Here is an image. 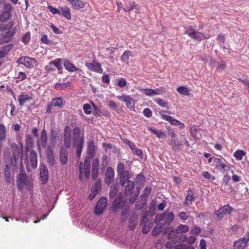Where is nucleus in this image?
<instances>
[{"label":"nucleus","instance_id":"f257e3e1","mask_svg":"<svg viewBox=\"0 0 249 249\" xmlns=\"http://www.w3.org/2000/svg\"><path fill=\"white\" fill-rule=\"evenodd\" d=\"M80 129L75 127L73 131V146L76 148V156L80 158L83 150L84 138L80 136Z\"/></svg>","mask_w":249,"mask_h":249},{"label":"nucleus","instance_id":"f03ea898","mask_svg":"<svg viewBox=\"0 0 249 249\" xmlns=\"http://www.w3.org/2000/svg\"><path fill=\"white\" fill-rule=\"evenodd\" d=\"M18 189L22 191L24 188L27 190H30L33 187V183L31 180L28 178L27 174H19L17 179Z\"/></svg>","mask_w":249,"mask_h":249},{"label":"nucleus","instance_id":"7ed1b4c3","mask_svg":"<svg viewBox=\"0 0 249 249\" xmlns=\"http://www.w3.org/2000/svg\"><path fill=\"white\" fill-rule=\"evenodd\" d=\"M118 176L119 177L120 184L122 187H124L126 183L128 181H132L129 180L130 174L127 170L124 169V164L122 162H120L118 164Z\"/></svg>","mask_w":249,"mask_h":249},{"label":"nucleus","instance_id":"20e7f679","mask_svg":"<svg viewBox=\"0 0 249 249\" xmlns=\"http://www.w3.org/2000/svg\"><path fill=\"white\" fill-rule=\"evenodd\" d=\"M213 164L217 170L223 173L231 170V165L226 162L223 158H214Z\"/></svg>","mask_w":249,"mask_h":249},{"label":"nucleus","instance_id":"39448f33","mask_svg":"<svg viewBox=\"0 0 249 249\" xmlns=\"http://www.w3.org/2000/svg\"><path fill=\"white\" fill-rule=\"evenodd\" d=\"M185 34L196 40L200 41L209 38L208 36H205L203 33L195 31L192 26L185 28Z\"/></svg>","mask_w":249,"mask_h":249},{"label":"nucleus","instance_id":"423d86ee","mask_svg":"<svg viewBox=\"0 0 249 249\" xmlns=\"http://www.w3.org/2000/svg\"><path fill=\"white\" fill-rule=\"evenodd\" d=\"M174 217L173 212L167 213L164 212L155 216V223H159L163 221L164 224H169L172 222Z\"/></svg>","mask_w":249,"mask_h":249},{"label":"nucleus","instance_id":"0eeeda50","mask_svg":"<svg viewBox=\"0 0 249 249\" xmlns=\"http://www.w3.org/2000/svg\"><path fill=\"white\" fill-rule=\"evenodd\" d=\"M12 6L10 3H6L3 6V12L0 13V21L6 22L12 17Z\"/></svg>","mask_w":249,"mask_h":249},{"label":"nucleus","instance_id":"6e6552de","mask_svg":"<svg viewBox=\"0 0 249 249\" xmlns=\"http://www.w3.org/2000/svg\"><path fill=\"white\" fill-rule=\"evenodd\" d=\"M90 168V162L88 159H86L84 164L82 163L80 165L79 170H80V175H79V179L81 180L83 178V175H84L86 178L87 179L89 176V169Z\"/></svg>","mask_w":249,"mask_h":249},{"label":"nucleus","instance_id":"1a4fd4ad","mask_svg":"<svg viewBox=\"0 0 249 249\" xmlns=\"http://www.w3.org/2000/svg\"><path fill=\"white\" fill-rule=\"evenodd\" d=\"M233 208L230 205L226 204L220 207L217 211L215 212V215L216 216V219L220 220L223 217L224 215L230 214L231 212L233 211Z\"/></svg>","mask_w":249,"mask_h":249},{"label":"nucleus","instance_id":"9d476101","mask_svg":"<svg viewBox=\"0 0 249 249\" xmlns=\"http://www.w3.org/2000/svg\"><path fill=\"white\" fill-rule=\"evenodd\" d=\"M249 241V231L247 232L245 236L234 241L233 249H244Z\"/></svg>","mask_w":249,"mask_h":249},{"label":"nucleus","instance_id":"9b49d317","mask_svg":"<svg viewBox=\"0 0 249 249\" xmlns=\"http://www.w3.org/2000/svg\"><path fill=\"white\" fill-rule=\"evenodd\" d=\"M17 63L28 68H31L36 65L37 61L35 59L29 56H22L18 59Z\"/></svg>","mask_w":249,"mask_h":249},{"label":"nucleus","instance_id":"f8f14e48","mask_svg":"<svg viewBox=\"0 0 249 249\" xmlns=\"http://www.w3.org/2000/svg\"><path fill=\"white\" fill-rule=\"evenodd\" d=\"M117 98H118L119 100L123 101L125 103L126 106L127 107H128L131 110L134 111L135 102L134 100L131 97H130V96L123 94L122 96H117Z\"/></svg>","mask_w":249,"mask_h":249},{"label":"nucleus","instance_id":"ddd939ff","mask_svg":"<svg viewBox=\"0 0 249 249\" xmlns=\"http://www.w3.org/2000/svg\"><path fill=\"white\" fill-rule=\"evenodd\" d=\"M107 200L106 197H101L100 199L96 204L95 208V213L96 214L99 215L103 212L104 210L106 208Z\"/></svg>","mask_w":249,"mask_h":249},{"label":"nucleus","instance_id":"4468645a","mask_svg":"<svg viewBox=\"0 0 249 249\" xmlns=\"http://www.w3.org/2000/svg\"><path fill=\"white\" fill-rule=\"evenodd\" d=\"M15 34V29H12L4 34H0V45L4 43H8L11 41Z\"/></svg>","mask_w":249,"mask_h":249},{"label":"nucleus","instance_id":"2eb2a0df","mask_svg":"<svg viewBox=\"0 0 249 249\" xmlns=\"http://www.w3.org/2000/svg\"><path fill=\"white\" fill-rule=\"evenodd\" d=\"M11 148L12 152L13 159L16 160L19 157H22V146L20 147L16 143H11Z\"/></svg>","mask_w":249,"mask_h":249},{"label":"nucleus","instance_id":"dca6fc26","mask_svg":"<svg viewBox=\"0 0 249 249\" xmlns=\"http://www.w3.org/2000/svg\"><path fill=\"white\" fill-rule=\"evenodd\" d=\"M47 134L45 129H42L41 133H40V136L39 141L37 142L38 148L40 149L41 147L43 148L48 147L47 146Z\"/></svg>","mask_w":249,"mask_h":249},{"label":"nucleus","instance_id":"f3484780","mask_svg":"<svg viewBox=\"0 0 249 249\" xmlns=\"http://www.w3.org/2000/svg\"><path fill=\"white\" fill-rule=\"evenodd\" d=\"M125 204V200L124 199V195L122 193H119L113 202L114 210L121 208L124 207Z\"/></svg>","mask_w":249,"mask_h":249},{"label":"nucleus","instance_id":"a211bd4d","mask_svg":"<svg viewBox=\"0 0 249 249\" xmlns=\"http://www.w3.org/2000/svg\"><path fill=\"white\" fill-rule=\"evenodd\" d=\"M86 66L88 68V70L95 71L96 73H102L103 71V69H102L101 64L98 62L86 63Z\"/></svg>","mask_w":249,"mask_h":249},{"label":"nucleus","instance_id":"6ab92c4d","mask_svg":"<svg viewBox=\"0 0 249 249\" xmlns=\"http://www.w3.org/2000/svg\"><path fill=\"white\" fill-rule=\"evenodd\" d=\"M46 157H47L48 164L51 166H53L55 164V160L53 156V152L52 148L50 146H48L47 151H46Z\"/></svg>","mask_w":249,"mask_h":249},{"label":"nucleus","instance_id":"aec40b11","mask_svg":"<svg viewBox=\"0 0 249 249\" xmlns=\"http://www.w3.org/2000/svg\"><path fill=\"white\" fill-rule=\"evenodd\" d=\"M114 172L113 169L111 167L107 168L105 174V182L107 185H110L114 180Z\"/></svg>","mask_w":249,"mask_h":249},{"label":"nucleus","instance_id":"412c9836","mask_svg":"<svg viewBox=\"0 0 249 249\" xmlns=\"http://www.w3.org/2000/svg\"><path fill=\"white\" fill-rule=\"evenodd\" d=\"M40 179L42 183H46L48 179V171L47 167L45 165L41 166L40 170Z\"/></svg>","mask_w":249,"mask_h":249},{"label":"nucleus","instance_id":"4be33fe9","mask_svg":"<svg viewBox=\"0 0 249 249\" xmlns=\"http://www.w3.org/2000/svg\"><path fill=\"white\" fill-rule=\"evenodd\" d=\"M11 165L6 164L4 168V177L6 183H10L13 181L12 177L11 176V170L10 167Z\"/></svg>","mask_w":249,"mask_h":249},{"label":"nucleus","instance_id":"5701e85b","mask_svg":"<svg viewBox=\"0 0 249 249\" xmlns=\"http://www.w3.org/2000/svg\"><path fill=\"white\" fill-rule=\"evenodd\" d=\"M59 158L61 164L65 165L68 162V151L63 146L60 149Z\"/></svg>","mask_w":249,"mask_h":249},{"label":"nucleus","instance_id":"b1692460","mask_svg":"<svg viewBox=\"0 0 249 249\" xmlns=\"http://www.w3.org/2000/svg\"><path fill=\"white\" fill-rule=\"evenodd\" d=\"M142 92L146 94L147 96H152L161 94V91L158 89H140Z\"/></svg>","mask_w":249,"mask_h":249},{"label":"nucleus","instance_id":"393cba45","mask_svg":"<svg viewBox=\"0 0 249 249\" xmlns=\"http://www.w3.org/2000/svg\"><path fill=\"white\" fill-rule=\"evenodd\" d=\"M194 197V194L192 189H189L187 191V195L185 197V201L183 202V206H188L192 204Z\"/></svg>","mask_w":249,"mask_h":249},{"label":"nucleus","instance_id":"a878e982","mask_svg":"<svg viewBox=\"0 0 249 249\" xmlns=\"http://www.w3.org/2000/svg\"><path fill=\"white\" fill-rule=\"evenodd\" d=\"M29 158L31 166L33 169L36 168L37 165V158L36 152L35 150H32L30 151Z\"/></svg>","mask_w":249,"mask_h":249},{"label":"nucleus","instance_id":"bb28decb","mask_svg":"<svg viewBox=\"0 0 249 249\" xmlns=\"http://www.w3.org/2000/svg\"><path fill=\"white\" fill-rule=\"evenodd\" d=\"M99 160L98 159H94L92 163V168H91V177L94 180L97 178L98 175Z\"/></svg>","mask_w":249,"mask_h":249},{"label":"nucleus","instance_id":"cd10ccee","mask_svg":"<svg viewBox=\"0 0 249 249\" xmlns=\"http://www.w3.org/2000/svg\"><path fill=\"white\" fill-rule=\"evenodd\" d=\"M124 193L125 196H131L132 193V191L134 190V182L133 181H128L127 183H126L124 185Z\"/></svg>","mask_w":249,"mask_h":249},{"label":"nucleus","instance_id":"c85d7f7f","mask_svg":"<svg viewBox=\"0 0 249 249\" xmlns=\"http://www.w3.org/2000/svg\"><path fill=\"white\" fill-rule=\"evenodd\" d=\"M87 152H88L89 157H90V158L91 159L93 158L96 152V146L93 141H91L89 142Z\"/></svg>","mask_w":249,"mask_h":249},{"label":"nucleus","instance_id":"c756f323","mask_svg":"<svg viewBox=\"0 0 249 249\" xmlns=\"http://www.w3.org/2000/svg\"><path fill=\"white\" fill-rule=\"evenodd\" d=\"M60 15L68 20L71 19L70 9L66 6L60 7Z\"/></svg>","mask_w":249,"mask_h":249},{"label":"nucleus","instance_id":"7c9ffc66","mask_svg":"<svg viewBox=\"0 0 249 249\" xmlns=\"http://www.w3.org/2000/svg\"><path fill=\"white\" fill-rule=\"evenodd\" d=\"M50 104L53 107L61 108L63 106V98L61 97L52 98Z\"/></svg>","mask_w":249,"mask_h":249},{"label":"nucleus","instance_id":"2f4dec72","mask_svg":"<svg viewBox=\"0 0 249 249\" xmlns=\"http://www.w3.org/2000/svg\"><path fill=\"white\" fill-rule=\"evenodd\" d=\"M157 225L155 226L152 231V234L154 236H157L162 231L163 227H164V224L162 223H157Z\"/></svg>","mask_w":249,"mask_h":249},{"label":"nucleus","instance_id":"473e14b6","mask_svg":"<svg viewBox=\"0 0 249 249\" xmlns=\"http://www.w3.org/2000/svg\"><path fill=\"white\" fill-rule=\"evenodd\" d=\"M169 144L172 146L173 150L175 151H178L180 149V146H181V143L180 141H178L175 139H172L169 141Z\"/></svg>","mask_w":249,"mask_h":249},{"label":"nucleus","instance_id":"72a5a7b5","mask_svg":"<svg viewBox=\"0 0 249 249\" xmlns=\"http://www.w3.org/2000/svg\"><path fill=\"white\" fill-rule=\"evenodd\" d=\"M32 98L28 95H20L18 99L20 106H23L24 103L32 100Z\"/></svg>","mask_w":249,"mask_h":249},{"label":"nucleus","instance_id":"f704fd0d","mask_svg":"<svg viewBox=\"0 0 249 249\" xmlns=\"http://www.w3.org/2000/svg\"><path fill=\"white\" fill-rule=\"evenodd\" d=\"M148 130H149V132H150L151 133L156 135L157 137L159 139L164 138L166 137V135L164 132L158 130L154 127H149Z\"/></svg>","mask_w":249,"mask_h":249},{"label":"nucleus","instance_id":"c9c22d12","mask_svg":"<svg viewBox=\"0 0 249 249\" xmlns=\"http://www.w3.org/2000/svg\"><path fill=\"white\" fill-rule=\"evenodd\" d=\"M63 66L67 71L70 72H73L78 71L79 69L75 67V66L71 63L68 60H65L63 63Z\"/></svg>","mask_w":249,"mask_h":249},{"label":"nucleus","instance_id":"e433bc0d","mask_svg":"<svg viewBox=\"0 0 249 249\" xmlns=\"http://www.w3.org/2000/svg\"><path fill=\"white\" fill-rule=\"evenodd\" d=\"M132 56V52L131 51H125L122 54L121 57V60L122 62L125 64H128L129 62V57Z\"/></svg>","mask_w":249,"mask_h":249},{"label":"nucleus","instance_id":"4c0bfd02","mask_svg":"<svg viewBox=\"0 0 249 249\" xmlns=\"http://www.w3.org/2000/svg\"><path fill=\"white\" fill-rule=\"evenodd\" d=\"M71 83L67 82L66 83H57L55 84L54 88L56 90H66L70 89Z\"/></svg>","mask_w":249,"mask_h":249},{"label":"nucleus","instance_id":"58836bf2","mask_svg":"<svg viewBox=\"0 0 249 249\" xmlns=\"http://www.w3.org/2000/svg\"><path fill=\"white\" fill-rule=\"evenodd\" d=\"M70 3L75 9H80L84 7V3L80 0H73Z\"/></svg>","mask_w":249,"mask_h":249},{"label":"nucleus","instance_id":"ea45409f","mask_svg":"<svg viewBox=\"0 0 249 249\" xmlns=\"http://www.w3.org/2000/svg\"><path fill=\"white\" fill-rule=\"evenodd\" d=\"M62 62V59L58 58L55 59L53 61L50 62V65H53L57 68L58 71H61L63 69L62 66L61 65V62Z\"/></svg>","mask_w":249,"mask_h":249},{"label":"nucleus","instance_id":"a19ab883","mask_svg":"<svg viewBox=\"0 0 249 249\" xmlns=\"http://www.w3.org/2000/svg\"><path fill=\"white\" fill-rule=\"evenodd\" d=\"M137 219L134 215L131 216L129 219V230L133 231L136 226Z\"/></svg>","mask_w":249,"mask_h":249},{"label":"nucleus","instance_id":"79ce46f5","mask_svg":"<svg viewBox=\"0 0 249 249\" xmlns=\"http://www.w3.org/2000/svg\"><path fill=\"white\" fill-rule=\"evenodd\" d=\"M177 91L179 92L180 94L188 96L190 94L188 89L185 86H181L177 88Z\"/></svg>","mask_w":249,"mask_h":249},{"label":"nucleus","instance_id":"37998d69","mask_svg":"<svg viewBox=\"0 0 249 249\" xmlns=\"http://www.w3.org/2000/svg\"><path fill=\"white\" fill-rule=\"evenodd\" d=\"M6 136V130L3 124H0V142H2L5 139Z\"/></svg>","mask_w":249,"mask_h":249},{"label":"nucleus","instance_id":"c03bdc74","mask_svg":"<svg viewBox=\"0 0 249 249\" xmlns=\"http://www.w3.org/2000/svg\"><path fill=\"white\" fill-rule=\"evenodd\" d=\"M175 231L179 234L188 231V227L187 225L180 224L178 226L177 229H176Z\"/></svg>","mask_w":249,"mask_h":249},{"label":"nucleus","instance_id":"a18cd8bd","mask_svg":"<svg viewBox=\"0 0 249 249\" xmlns=\"http://www.w3.org/2000/svg\"><path fill=\"white\" fill-rule=\"evenodd\" d=\"M25 146L26 148H32L33 146V139L31 135H26L25 137Z\"/></svg>","mask_w":249,"mask_h":249},{"label":"nucleus","instance_id":"49530a36","mask_svg":"<svg viewBox=\"0 0 249 249\" xmlns=\"http://www.w3.org/2000/svg\"><path fill=\"white\" fill-rule=\"evenodd\" d=\"M231 177L228 176L227 174L224 175L223 177V179H222V181H223V183L225 184V185L229 187V189L231 190V191L233 190L232 187L230 183H229V181L231 180Z\"/></svg>","mask_w":249,"mask_h":249},{"label":"nucleus","instance_id":"de8ad7c7","mask_svg":"<svg viewBox=\"0 0 249 249\" xmlns=\"http://www.w3.org/2000/svg\"><path fill=\"white\" fill-rule=\"evenodd\" d=\"M170 241H169L167 242L166 243H165V247L166 248H167V249H172L175 247L176 244H177L178 242L176 239H170Z\"/></svg>","mask_w":249,"mask_h":249},{"label":"nucleus","instance_id":"09e8293b","mask_svg":"<svg viewBox=\"0 0 249 249\" xmlns=\"http://www.w3.org/2000/svg\"><path fill=\"white\" fill-rule=\"evenodd\" d=\"M145 178L144 176L142 174L137 175L136 183L140 185H143L144 183Z\"/></svg>","mask_w":249,"mask_h":249},{"label":"nucleus","instance_id":"8fccbe9b","mask_svg":"<svg viewBox=\"0 0 249 249\" xmlns=\"http://www.w3.org/2000/svg\"><path fill=\"white\" fill-rule=\"evenodd\" d=\"M118 191V188L117 185H113L111 186L110 193H109V196L111 198H112L116 196V193Z\"/></svg>","mask_w":249,"mask_h":249},{"label":"nucleus","instance_id":"3c124183","mask_svg":"<svg viewBox=\"0 0 249 249\" xmlns=\"http://www.w3.org/2000/svg\"><path fill=\"white\" fill-rule=\"evenodd\" d=\"M101 181H97V182L95 183V185H94L93 187L91 188V193L94 194V195H96L97 193H98V190L101 188Z\"/></svg>","mask_w":249,"mask_h":249},{"label":"nucleus","instance_id":"603ef678","mask_svg":"<svg viewBox=\"0 0 249 249\" xmlns=\"http://www.w3.org/2000/svg\"><path fill=\"white\" fill-rule=\"evenodd\" d=\"M245 155V152L243 150H238L234 152L233 156L236 158V160H241L243 156Z\"/></svg>","mask_w":249,"mask_h":249},{"label":"nucleus","instance_id":"864d4df0","mask_svg":"<svg viewBox=\"0 0 249 249\" xmlns=\"http://www.w3.org/2000/svg\"><path fill=\"white\" fill-rule=\"evenodd\" d=\"M40 41L46 45H52L53 41L48 39L47 35L43 34L40 38Z\"/></svg>","mask_w":249,"mask_h":249},{"label":"nucleus","instance_id":"5fc2aeb1","mask_svg":"<svg viewBox=\"0 0 249 249\" xmlns=\"http://www.w3.org/2000/svg\"><path fill=\"white\" fill-rule=\"evenodd\" d=\"M155 102H156L158 105H159L160 107H165L167 109L169 108V107L168 106V102H165L163 100L160 98H158L155 100Z\"/></svg>","mask_w":249,"mask_h":249},{"label":"nucleus","instance_id":"6e6d98bb","mask_svg":"<svg viewBox=\"0 0 249 249\" xmlns=\"http://www.w3.org/2000/svg\"><path fill=\"white\" fill-rule=\"evenodd\" d=\"M151 191V187H146L144 190V192L142 193L140 197L142 198V199H146L148 196L149 195L150 192Z\"/></svg>","mask_w":249,"mask_h":249},{"label":"nucleus","instance_id":"4d7b16f0","mask_svg":"<svg viewBox=\"0 0 249 249\" xmlns=\"http://www.w3.org/2000/svg\"><path fill=\"white\" fill-rule=\"evenodd\" d=\"M30 39V32H28L26 34H24L23 36H22L21 38V41L22 43H24L25 45H27L28 43L29 42Z\"/></svg>","mask_w":249,"mask_h":249},{"label":"nucleus","instance_id":"13d9d810","mask_svg":"<svg viewBox=\"0 0 249 249\" xmlns=\"http://www.w3.org/2000/svg\"><path fill=\"white\" fill-rule=\"evenodd\" d=\"M177 232L174 230H170L169 233L167 234V238L169 239H175L178 236Z\"/></svg>","mask_w":249,"mask_h":249},{"label":"nucleus","instance_id":"bf43d9fd","mask_svg":"<svg viewBox=\"0 0 249 249\" xmlns=\"http://www.w3.org/2000/svg\"><path fill=\"white\" fill-rule=\"evenodd\" d=\"M129 5H130V6L127 9L123 8V10L124 11H127L130 12L132 10L136 9V10H139V6L138 5H135V3L133 2L129 3Z\"/></svg>","mask_w":249,"mask_h":249},{"label":"nucleus","instance_id":"052dcab7","mask_svg":"<svg viewBox=\"0 0 249 249\" xmlns=\"http://www.w3.org/2000/svg\"><path fill=\"white\" fill-rule=\"evenodd\" d=\"M47 9H48L50 12L52 13L53 14L60 15V10L57 9V8L53 7L51 5H48L47 6Z\"/></svg>","mask_w":249,"mask_h":249},{"label":"nucleus","instance_id":"680f3d73","mask_svg":"<svg viewBox=\"0 0 249 249\" xmlns=\"http://www.w3.org/2000/svg\"><path fill=\"white\" fill-rule=\"evenodd\" d=\"M120 88H124L126 86V80L124 77H121L118 80L117 84Z\"/></svg>","mask_w":249,"mask_h":249},{"label":"nucleus","instance_id":"e2e57ef3","mask_svg":"<svg viewBox=\"0 0 249 249\" xmlns=\"http://www.w3.org/2000/svg\"><path fill=\"white\" fill-rule=\"evenodd\" d=\"M202 176L203 178L211 181H213L215 179L214 176L211 175V174H210L207 171L203 172Z\"/></svg>","mask_w":249,"mask_h":249},{"label":"nucleus","instance_id":"0e129e2a","mask_svg":"<svg viewBox=\"0 0 249 249\" xmlns=\"http://www.w3.org/2000/svg\"><path fill=\"white\" fill-rule=\"evenodd\" d=\"M169 123L171 124L172 125H175L179 126L180 128H183L185 126V125L181 122H180L179 121H178L175 119H173V120H171V121L169 122Z\"/></svg>","mask_w":249,"mask_h":249},{"label":"nucleus","instance_id":"69168bd1","mask_svg":"<svg viewBox=\"0 0 249 249\" xmlns=\"http://www.w3.org/2000/svg\"><path fill=\"white\" fill-rule=\"evenodd\" d=\"M71 135L64 136V144L66 148H69L71 146Z\"/></svg>","mask_w":249,"mask_h":249},{"label":"nucleus","instance_id":"338daca9","mask_svg":"<svg viewBox=\"0 0 249 249\" xmlns=\"http://www.w3.org/2000/svg\"><path fill=\"white\" fill-rule=\"evenodd\" d=\"M83 108L84 112H85V113L87 115H89V114H90V113H91V110H90L91 106H90V105L88 104H86L83 105Z\"/></svg>","mask_w":249,"mask_h":249},{"label":"nucleus","instance_id":"774afa93","mask_svg":"<svg viewBox=\"0 0 249 249\" xmlns=\"http://www.w3.org/2000/svg\"><path fill=\"white\" fill-rule=\"evenodd\" d=\"M146 202V199H143V200H142V201L137 202L136 205V208L137 210H140L142 209L145 203Z\"/></svg>","mask_w":249,"mask_h":249}]
</instances>
